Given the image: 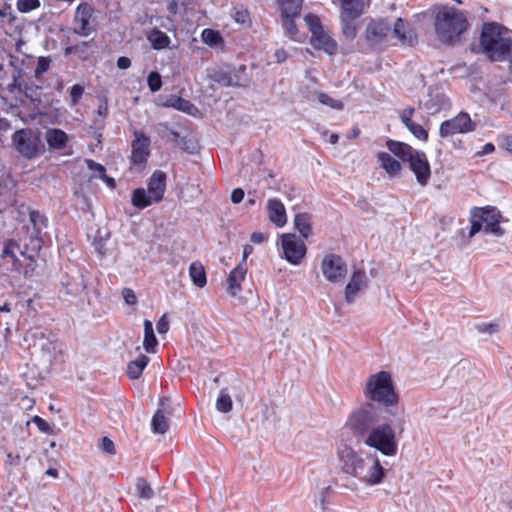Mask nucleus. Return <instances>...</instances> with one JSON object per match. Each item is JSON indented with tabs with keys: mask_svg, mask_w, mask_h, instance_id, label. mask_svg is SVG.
Here are the masks:
<instances>
[{
	"mask_svg": "<svg viewBox=\"0 0 512 512\" xmlns=\"http://www.w3.org/2000/svg\"><path fill=\"white\" fill-rule=\"evenodd\" d=\"M393 416L394 420L379 423L374 406L366 404L351 413L346 425L366 446L391 457L398 452V440L392 424L395 423L400 433L404 430L402 413H395Z\"/></svg>",
	"mask_w": 512,
	"mask_h": 512,
	"instance_id": "1",
	"label": "nucleus"
},
{
	"mask_svg": "<svg viewBox=\"0 0 512 512\" xmlns=\"http://www.w3.org/2000/svg\"><path fill=\"white\" fill-rule=\"evenodd\" d=\"M339 457L343 471L356 477L362 483L375 486L383 482L387 470L382 466L375 453H367L363 456L345 446L340 450Z\"/></svg>",
	"mask_w": 512,
	"mask_h": 512,
	"instance_id": "2",
	"label": "nucleus"
},
{
	"mask_svg": "<svg viewBox=\"0 0 512 512\" xmlns=\"http://www.w3.org/2000/svg\"><path fill=\"white\" fill-rule=\"evenodd\" d=\"M481 45L485 54L493 61L512 62V40L509 31L495 23L483 26Z\"/></svg>",
	"mask_w": 512,
	"mask_h": 512,
	"instance_id": "3",
	"label": "nucleus"
},
{
	"mask_svg": "<svg viewBox=\"0 0 512 512\" xmlns=\"http://www.w3.org/2000/svg\"><path fill=\"white\" fill-rule=\"evenodd\" d=\"M435 31L441 42L454 44L467 28L465 16L455 8L442 7L435 17Z\"/></svg>",
	"mask_w": 512,
	"mask_h": 512,
	"instance_id": "4",
	"label": "nucleus"
},
{
	"mask_svg": "<svg viewBox=\"0 0 512 512\" xmlns=\"http://www.w3.org/2000/svg\"><path fill=\"white\" fill-rule=\"evenodd\" d=\"M386 146L392 154L403 162L409 163L410 169L414 172L416 180L421 186L427 185L431 171L424 152L417 151L408 144L394 140H388Z\"/></svg>",
	"mask_w": 512,
	"mask_h": 512,
	"instance_id": "5",
	"label": "nucleus"
},
{
	"mask_svg": "<svg viewBox=\"0 0 512 512\" xmlns=\"http://www.w3.org/2000/svg\"><path fill=\"white\" fill-rule=\"evenodd\" d=\"M365 395L372 401L385 406H392L397 403L398 396L394 391L392 377L389 372L380 371L369 376Z\"/></svg>",
	"mask_w": 512,
	"mask_h": 512,
	"instance_id": "6",
	"label": "nucleus"
},
{
	"mask_svg": "<svg viewBox=\"0 0 512 512\" xmlns=\"http://www.w3.org/2000/svg\"><path fill=\"white\" fill-rule=\"evenodd\" d=\"M98 21L95 16V9L88 2H80L73 17V33L88 37L97 31Z\"/></svg>",
	"mask_w": 512,
	"mask_h": 512,
	"instance_id": "7",
	"label": "nucleus"
},
{
	"mask_svg": "<svg viewBox=\"0 0 512 512\" xmlns=\"http://www.w3.org/2000/svg\"><path fill=\"white\" fill-rule=\"evenodd\" d=\"M16 150L26 158L34 157L38 152L40 139L31 129L18 130L13 135Z\"/></svg>",
	"mask_w": 512,
	"mask_h": 512,
	"instance_id": "8",
	"label": "nucleus"
},
{
	"mask_svg": "<svg viewBox=\"0 0 512 512\" xmlns=\"http://www.w3.org/2000/svg\"><path fill=\"white\" fill-rule=\"evenodd\" d=\"M281 246L285 259L293 265L300 264L306 255L304 242L295 234H283L281 236Z\"/></svg>",
	"mask_w": 512,
	"mask_h": 512,
	"instance_id": "9",
	"label": "nucleus"
},
{
	"mask_svg": "<svg viewBox=\"0 0 512 512\" xmlns=\"http://www.w3.org/2000/svg\"><path fill=\"white\" fill-rule=\"evenodd\" d=\"M484 225V232L500 237L504 234V229L501 228L500 223L503 219L500 211L495 207L479 208L475 213Z\"/></svg>",
	"mask_w": 512,
	"mask_h": 512,
	"instance_id": "10",
	"label": "nucleus"
},
{
	"mask_svg": "<svg viewBox=\"0 0 512 512\" xmlns=\"http://www.w3.org/2000/svg\"><path fill=\"white\" fill-rule=\"evenodd\" d=\"M473 130L474 124L469 114L461 112L454 118L442 122L439 134L441 137L446 138L458 133H467Z\"/></svg>",
	"mask_w": 512,
	"mask_h": 512,
	"instance_id": "11",
	"label": "nucleus"
},
{
	"mask_svg": "<svg viewBox=\"0 0 512 512\" xmlns=\"http://www.w3.org/2000/svg\"><path fill=\"white\" fill-rule=\"evenodd\" d=\"M321 270L328 281L339 282L344 279L347 266L340 256L328 254L322 260Z\"/></svg>",
	"mask_w": 512,
	"mask_h": 512,
	"instance_id": "12",
	"label": "nucleus"
},
{
	"mask_svg": "<svg viewBox=\"0 0 512 512\" xmlns=\"http://www.w3.org/2000/svg\"><path fill=\"white\" fill-rule=\"evenodd\" d=\"M150 138L141 131L134 132V140L131 144V163L143 166L150 155Z\"/></svg>",
	"mask_w": 512,
	"mask_h": 512,
	"instance_id": "13",
	"label": "nucleus"
},
{
	"mask_svg": "<svg viewBox=\"0 0 512 512\" xmlns=\"http://www.w3.org/2000/svg\"><path fill=\"white\" fill-rule=\"evenodd\" d=\"M172 407L168 400H161L159 408L151 420V428L154 433L164 434L169 428V416L172 414Z\"/></svg>",
	"mask_w": 512,
	"mask_h": 512,
	"instance_id": "14",
	"label": "nucleus"
},
{
	"mask_svg": "<svg viewBox=\"0 0 512 512\" xmlns=\"http://www.w3.org/2000/svg\"><path fill=\"white\" fill-rule=\"evenodd\" d=\"M391 25L384 19L372 20L366 28V38L372 44L386 40L390 35Z\"/></svg>",
	"mask_w": 512,
	"mask_h": 512,
	"instance_id": "15",
	"label": "nucleus"
},
{
	"mask_svg": "<svg viewBox=\"0 0 512 512\" xmlns=\"http://www.w3.org/2000/svg\"><path fill=\"white\" fill-rule=\"evenodd\" d=\"M247 267L243 263H239L232 269L227 278V292L235 297L242 290V282L245 280Z\"/></svg>",
	"mask_w": 512,
	"mask_h": 512,
	"instance_id": "16",
	"label": "nucleus"
},
{
	"mask_svg": "<svg viewBox=\"0 0 512 512\" xmlns=\"http://www.w3.org/2000/svg\"><path fill=\"white\" fill-rule=\"evenodd\" d=\"M390 34L403 45H412L416 41L415 32L402 18H398L394 22Z\"/></svg>",
	"mask_w": 512,
	"mask_h": 512,
	"instance_id": "17",
	"label": "nucleus"
},
{
	"mask_svg": "<svg viewBox=\"0 0 512 512\" xmlns=\"http://www.w3.org/2000/svg\"><path fill=\"white\" fill-rule=\"evenodd\" d=\"M166 189V174L163 171H155L148 182V192L154 201L162 200Z\"/></svg>",
	"mask_w": 512,
	"mask_h": 512,
	"instance_id": "18",
	"label": "nucleus"
},
{
	"mask_svg": "<svg viewBox=\"0 0 512 512\" xmlns=\"http://www.w3.org/2000/svg\"><path fill=\"white\" fill-rule=\"evenodd\" d=\"M341 1V19L355 20L362 13L368 0H340Z\"/></svg>",
	"mask_w": 512,
	"mask_h": 512,
	"instance_id": "19",
	"label": "nucleus"
},
{
	"mask_svg": "<svg viewBox=\"0 0 512 512\" xmlns=\"http://www.w3.org/2000/svg\"><path fill=\"white\" fill-rule=\"evenodd\" d=\"M208 76L213 82L221 86L229 87L241 85L238 76L227 69H211L208 72Z\"/></svg>",
	"mask_w": 512,
	"mask_h": 512,
	"instance_id": "20",
	"label": "nucleus"
},
{
	"mask_svg": "<svg viewBox=\"0 0 512 512\" xmlns=\"http://www.w3.org/2000/svg\"><path fill=\"white\" fill-rule=\"evenodd\" d=\"M269 220L278 227L287 222L286 210L283 203L278 199H269L267 203Z\"/></svg>",
	"mask_w": 512,
	"mask_h": 512,
	"instance_id": "21",
	"label": "nucleus"
},
{
	"mask_svg": "<svg viewBox=\"0 0 512 512\" xmlns=\"http://www.w3.org/2000/svg\"><path fill=\"white\" fill-rule=\"evenodd\" d=\"M366 284V274L363 271H355L346 285L345 299L348 303L354 301L358 291Z\"/></svg>",
	"mask_w": 512,
	"mask_h": 512,
	"instance_id": "22",
	"label": "nucleus"
},
{
	"mask_svg": "<svg viewBox=\"0 0 512 512\" xmlns=\"http://www.w3.org/2000/svg\"><path fill=\"white\" fill-rule=\"evenodd\" d=\"M45 139L51 149L62 150L68 143V135L61 129L49 128L45 132Z\"/></svg>",
	"mask_w": 512,
	"mask_h": 512,
	"instance_id": "23",
	"label": "nucleus"
},
{
	"mask_svg": "<svg viewBox=\"0 0 512 512\" xmlns=\"http://www.w3.org/2000/svg\"><path fill=\"white\" fill-rule=\"evenodd\" d=\"M311 44L316 49H323L326 53L333 55L337 51V43L323 30L312 36Z\"/></svg>",
	"mask_w": 512,
	"mask_h": 512,
	"instance_id": "24",
	"label": "nucleus"
},
{
	"mask_svg": "<svg viewBox=\"0 0 512 512\" xmlns=\"http://www.w3.org/2000/svg\"><path fill=\"white\" fill-rule=\"evenodd\" d=\"M147 39L155 50L168 48L171 43L169 36L158 28H153L147 34Z\"/></svg>",
	"mask_w": 512,
	"mask_h": 512,
	"instance_id": "25",
	"label": "nucleus"
},
{
	"mask_svg": "<svg viewBox=\"0 0 512 512\" xmlns=\"http://www.w3.org/2000/svg\"><path fill=\"white\" fill-rule=\"evenodd\" d=\"M380 166L390 175L395 176L401 170V164L399 161L392 158L387 152H379L377 155Z\"/></svg>",
	"mask_w": 512,
	"mask_h": 512,
	"instance_id": "26",
	"label": "nucleus"
},
{
	"mask_svg": "<svg viewBox=\"0 0 512 512\" xmlns=\"http://www.w3.org/2000/svg\"><path fill=\"white\" fill-rule=\"evenodd\" d=\"M294 226L304 238H308L312 233L311 215L308 213H299L294 218Z\"/></svg>",
	"mask_w": 512,
	"mask_h": 512,
	"instance_id": "27",
	"label": "nucleus"
},
{
	"mask_svg": "<svg viewBox=\"0 0 512 512\" xmlns=\"http://www.w3.org/2000/svg\"><path fill=\"white\" fill-rule=\"evenodd\" d=\"M148 362L149 358L145 355H140L137 359L130 361L127 366V374L129 378L138 379Z\"/></svg>",
	"mask_w": 512,
	"mask_h": 512,
	"instance_id": "28",
	"label": "nucleus"
},
{
	"mask_svg": "<svg viewBox=\"0 0 512 512\" xmlns=\"http://www.w3.org/2000/svg\"><path fill=\"white\" fill-rule=\"evenodd\" d=\"M189 275L194 285H196L199 288H203L206 283V273L204 270V267L199 262H193L191 263L189 267Z\"/></svg>",
	"mask_w": 512,
	"mask_h": 512,
	"instance_id": "29",
	"label": "nucleus"
},
{
	"mask_svg": "<svg viewBox=\"0 0 512 512\" xmlns=\"http://www.w3.org/2000/svg\"><path fill=\"white\" fill-rule=\"evenodd\" d=\"M132 204L138 209H144L147 206H150L152 203H157L154 199L151 198V195L148 191L143 188L135 189L132 193Z\"/></svg>",
	"mask_w": 512,
	"mask_h": 512,
	"instance_id": "30",
	"label": "nucleus"
},
{
	"mask_svg": "<svg viewBox=\"0 0 512 512\" xmlns=\"http://www.w3.org/2000/svg\"><path fill=\"white\" fill-rule=\"evenodd\" d=\"M281 15H300L303 0H278Z\"/></svg>",
	"mask_w": 512,
	"mask_h": 512,
	"instance_id": "31",
	"label": "nucleus"
},
{
	"mask_svg": "<svg viewBox=\"0 0 512 512\" xmlns=\"http://www.w3.org/2000/svg\"><path fill=\"white\" fill-rule=\"evenodd\" d=\"M164 106L172 107L187 113H191L192 110L196 109L195 106L191 104L189 101L178 96H171L170 98H168L165 101Z\"/></svg>",
	"mask_w": 512,
	"mask_h": 512,
	"instance_id": "32",
	"label": "nucleus"
},
{
	"mask_svg": "<svg viewBox=\"0 0 512 512\" xmlns=\"http://www.w3.org/2000/svg\"><path fill=\"white\" fill-rule=\"evenodd\" d=\"M19 250L20 246L15 240H9L6 242L3 251H2V257L4 259H10L12 262L13 267L18 270V263L19 260L16 257L15 250Z\"/></svg>",
	"mask_w": 512,
	"mask_h": 512,
	"instance_id": "33",
	"label": "nucleus"
},
{
	"mask_svg": "<svg viewBox=\"0 0 512 512\" xmlns=\"http://www.w3.org/2000/svg\"><path fill=\"white\" fill-rule=\"evenodd\" d=\"M232 399L227 389H221L216 400V409L221 413H228L232 410Z\"/></svg>",
	"mask_w": 512,
	"mask_h": 512,
	"instance_id": "34",
	"label": "nucleus"
},
{
	"mask_svg": "<svg viewBox=\"0 0 512 512\" xmlns=\"http://www.w3.org/2000/svg\"><path fill=\"white\" fill-rule=\"evenodd\" d=\"M299 16L300 15H281L282 26L285 30V33L292 39H296L297 27L295 24V19Z\"/></svg>",
	"mask_w": 512,
	"mask_h": 512,
	"instance_id": "35",
	"label": "nucleus"
},
{
	"mask_svg": "<svg viewBox=\"0 0 512 512\" xmlns=\"http://www.w3.org/2000/svg\"><path fill=\"white\" fill-rule=\"evenodd\" d=\"M317 99L321 104L329 106L333 109L342 110L344 108V104L342 101H340L338 99H334L326 93H323V92L317 93Z\"/></svg>",
	"mask_w": 512,
	"mask_h": 512,
	"instance_id": "36",
	"label": "nucleus"
},
{
	"mask_svg": "<svg viewBox=\"0 0 512 512\" xmlns=\"http://www.w3.org/2000/svg\"><path fill=\"white\" fill-rule=\"evenodd\" d=\"M30 222L37 233L47 226V218L38 211L30 212Z\"/></svg>",
	"mask_w": 512,
	"mask_h": 512,
	"instance_id": "37",
	"label": "nucleus"
},
{
	"mask_svg": "<svg viewBox=\"0 0 512 512\" xmlns=\"http://www.w3.org/2000/svg\"><path fill=\"white\" fill-rule=\"evenodd\" d=\"M202 39L204 43L210 46H216L222 42L220 33L212 29H204L202 32Z\"/></svg>",
	"mask_w": 512,
	"mask_h": 512,
	"instance_id": "38",
	"label": "nucleus"
},
{
	"mask_svg": "<svg viewBox=\"0 0 512 512\" xmlns=\"http://www.w3.org/2000/svg\"><path fill=\"white\" fill-rule=\"evenodd\" d=\"M304 20L309 30L311 31L312 36H315L316 34L323 31V27L318 16L314 14H307Z\"/></svg>",
	"mask_w": 512,
	"mask_h": 512,
	"instance_id": "39",
	"label": "nucleus"
},
{
	"mask_svg": "<svg viewBox=\"0 0 512 512\" xmlns=\"http://www.w3.org/2000/svg\"><path fill=\"white\" fill-rule=\"evenodd\" d=\"M136 490L138 492V495L143 499H150L154 494L150 485L143 478L138 479L136 483Z\"/></svg>",
	"mask_w": 512,
	"mask_h": 512,
	"instance_id": "40",
	"label": "nucleus"
},
{
	"mask_svg": "<svg viewBox=\"0 0 512 512\" xmlns=\"http://www.w3.org/2000/svg\"><path fill=\"white\" fill-rule=\"evenodd\" d=\"M17 9L21 13H29L40 7V0H17Z\"/></svg>",
	"mask_w": 512,
	"mask_h": 512,
	"instance_id": "41",
	"label": "nucleus"
},
{
	"mask_svg": "<svg viewBox=\"0 0 512 512\" xmlns=\"http://www.w3.org/2000/svg\"><path fill=\"white\" fill-rule=\"evenodd\" d=\"M405 127L419 140L427 141L428 132L420 124H417L414 121H412L408 123Z\"/></svg>",
	"mask_w": 512,
	"mask_h": 512,
	"instance_id": "42",
	"label": "nucleus"
},
{
	"mask_svg": "<svg viewBox=\"0 0 512 512\" xmlns=\"http://www.w3.org/2000/svg\"><path fill=\"white\" fill-rule=\"evenodd\" d=\"M147 83H148L149 89L152 92L159 91L162 86V80H161L160 74L158 72H151L148 75Z\"/></svg>",
	"mask_w": 512,
	"mask_h": 512,
	"instance_id": "43",
	"label": "nucleus"
},
{
	"mask_svg": "<svg viewBox=\"0 0 512 512\" xmlns=\"http://www.w3.org/2000/svg\"><path fill=\"white\" fill-rule=\"evenodd\" d=\"M89 170L93 172V176L96 178L105 177L106 169L103 165L96 163L95 161L88 159L86 160Z\"/></svg>",
	"mask_w": 512,
	"mask_h": 512,
	"instance_id": "44",
	"label": "nucleus"
},
{
	"mask_svg": "<svg viewBox=\"0 0 512 512\" xmlns=\"http://www.w3.org/2000/svg\"><path fill=\"white\" fill-rule=\"evenodd\" d=\"M341 20H342V31H343V34L347 38L353 39L356 36V34H357L356 27L353 24L354 20H345V19H341Z\"/></svg>",
	"mask_w": 512,
	"mask_h": 512,
	"instance_id": "45",
	"label": "nucleus"
},
{
	"mask_svg": "<svg viewBox=\"0 0 512 512\" xmlns=\"http://www.w3.org/2000/svg\"><path fill=\"white\" fill-rule=\"evenodd\" d=\"M32 422L37 426V428L43 432V433H47V434H51L52 433V428L50 426V424L44 420L43 418L39 417V416H34L32 418Z\"/></svg>",
	"mask_w": 512,
	"mask_h": 512,
	"instance_id": "46",
	"label": "nucleus"
},
{
	"mask_svg": "<svg viewBox=\"0 0 512 512\" xmlns=\"http://www.w3.org/2000/svg\"><path fill=\"white\" fill-rule=\"evenodd\" d=\"M232 17L235 19L236 22L242 23V24L247 23L250 20L249 12L243 8H241V9L235 8L232 13Z\"/></svg>",
	"mask_w": 512,
	"mask_h": 512,
	"instance_id": "47",
	"label": "nucleus"
},
{
	"mask_svg": "<svg viewBox=\"0 0 512 512\" xmlns=\"http://www.w3.org/2000/svg\"><path fill=\"white\" fill-rule=\"evenodd\" d=\"M50 67V60L46 57H40L37 61V65L35 68V75L39 76L45 73Z\"/></svg>",
	"mask_w": 512,
	"mask_h": 512,
	"instance_id": "48",
	"label": "nucleus"
},
{
	"mask_svg": "<svg viewBox=\"0 0 512 512\" xmlns=\"http://www.w3.org/2000/svg\"><path fill=\"white\" fill-rule=\"evenodd\" d=\"M476 328L480 333L493 334L499 331V325L496 323H480Z\"/></svg>",
	"mask_w": 512,
	"mask_h": 512,
	"instance_id": "49",
	"label": "nucleus"
},
{
	"mask_svg": "<svg viewBox=\"0 0 512 512\" xmlns=\"http://www.w3.org/2000/svg\"><path fill=\"white\" fill-rule=\"evenodd\" d=\"M157 345V339L154 334H144L143 346L148 353L154 352Z\"/></svg>",
	"mask_w": 512,
	"mask_h": 512,
	"instance_id": "50",
	"label": "nucleus"
},
{
	"mask_svg": "<svg viewBox=\"0 0 512 512\" xmlns=\"http://www.w3.org/2000/svg\"><path fill=\"white\" fill-rule=\"evenodd\" d=\"M479 231H483L484 232V225H483V222L478 217H475V213H474L472 221H471V228H470V231H469V237L474 236Z\"/></svg>",
	"mask_w": 512,
	"mask_h": 512,
	"instance_id": "51",
	"label": "nucleus"
},
{
	"mask_svg": "<svg viewBox=\"0 0 512 512\" xmlns=\"http://www.w3.org/2000/svg\"><path fill=\"white\" fill-rule=\"evenodd\" d=\"M415 112V109L412 107H407L399 111V118L402 123L406 126L408 123L412 122V116Z\"/></svg>",
	"mask_w": 512,
	"mask_h": 512,
	"instance_id": "52",
	"label": "nucleus"
},
{
	"mask_svg": "<svg viewBox=\"0 0 512 512\" xmlns=\"http://www.w3.org/2000/svg\"><path fill=\"white\" fill-rule=\"evenodd\" d=\"M100 448L110 455L115 454V445L108 437H103L101 439Z\"/></svg>",
	"mask_w": 512,
	"mask_h": 512,
	"instance_id": "53",
	"label": "nucleus"
},
{
	"mask_svg": "<svg viewBox=\"0 0 512 512\" xmlns=\"http://www.w3.org/2000/svg\"><path fill=\"white\" fill-rule=\"evenodd\" d=\"M83 92L84 88L79 84H75L71 88L70 97L73 104H76L80 100V98L83 95Z\"/></svg>",
	"mask_w": 512,
	"mask_h": 512,
	"instance_id": "54",
	"label": "nucleus"
},
{
	"mask_svg": "<svg viewBox=\"0 0 512 512\" xmlns=\"http://www.w3.org/2000/svg\"><path fill=\"white\" fill-rule=\"evenodd\" d=\"M156 329L159 334H165L169 330V321L166 314L162 315L156 324Z\"/></svg>",
	"mask_w": 512,
	"mask_h": 512,
	"instance_id": "55",
	"label": "nucleus"
},
{
	"mask_svg": "<svg viewBox=\"0 0 512 512\" xmlns=\"http://www.w3.org/2000/svg\"><path fill=\"white\" fill-rule=\"evenodd\" d=\"M123 298L128 305H134L137 302V297L134 291L130 288H124L122 291Z\"/></svg>",
	"mask_w": 512,
	"mask_h": 512,
	"instance_id": "56",
	"label": "nucleus"
},
{
	"mask_svg": "<svg viewBox=\"0 0 512 512\" xmlns=\"http://www.w3.org/2000/svg\"><path fill=\"white\" fill-rule=\"evenodd\" d=\"M108 114V105L106 101H101L97 108V115L100 117V124H104V120Z\"/></svg>",
	"mask_w": 512,
	"mask_h": 512,
	"instance_id": "57",
	"label": "nucleus"
},
{
	"mask_svg": "<svg viewBox=\"0 0 512 512\" xmlns=\"http://www.w3.org/2000/svg\"><path fill=\"white\" fill-rule=\"evenodd\" d=\"M244 198V191L241 188H236L231 193V201L234 204L240 203Z\"/></svg>",
	"mask_w": 512,
	"mask_h": 512,
	"instance_id": "58",
	"label": "nucleus"
},
{
	"mask_svg": "<svg viewBox=\"0 0 512 512\" xmlns=\"http://www.w3.org/2000/svg\"><path fill=\"white\" fill-rule=\"evenodd\" d=\"M131 66V60L128 57H119L117 60V67L119 69H128Z\"/></svg>",
	"mask_w": 512,
	"mask_h": 512,
	"instance_id": "59",
	"label": "nucleus"
},
{
	"mask_svg": "<svg viewBox=\"0 0 512 512\" xmlns=\"http://www.w3.org/2000/svg\"><path fill=\"white\" fill-rule=\"evenodd\" d=\"M42 243H43L42 239L39 236H37V235L31 236L30 245H31L33 251L40 250Z\"/></svg>",
	"mask_w": 512,
	"mask_h": 512,
	"instance_id": "60",
	"label": "nucleus"
},
{
	"mask_svg": "<svg viewBox=\"0 0 512 512\" xmlns=\"http://www.w3.org/2000/svg\"><path fill=\"white\" fill-rule=\"evenodd\" d=\"M250 240L255 243V244H261L262 242H264L265 240V236L263 233H260V232H254L251 237H250Z\"/></svg>",
	"mask_w": 512,
	"mask_h": 512,
	"instance_id": "61",
	"label": "nucleus"
},
{
	"mask_svg": "<svg viewBox=\"0 0 512 512\" xmlns=\"http://www.w3.org/2000/svg\"><path fill=\"white\" fill-rule=\"evenodd\" d=\"M252 251H253V247L251 245H245L244 249H243V258L240 263H243L244 265H246V260H247L248 256L252 253Z\"/></svg>",
	"mask_w": 512,
	"mask_h": 512,
	"instance_id": "62",
	"label": "nucleus"
},
{
	"mask_svg": "<svg viewBox=\"0 0 512 512\" xmlns=\"http://www.w3.org/2000/svg\"><path fill=\"white\" fill-rule=\"evenodd\" d=\"M144 334H154L153 325L150 320L144 321Z\"/></svg>",
	"mask_w": 512,
	"mask_h": 512,
	"instance_id": "63",
	"label": "nucleus"
},
{
	"mask_svg": "<svg viewBox=\"0 0 512 512\" xmlns=\"http://www.w3.org/2000/svg\"><path fill=\"white\" fill-rule=\"evenodd\" d=\"M503 146L509 152H512V136H507L503 140Z\"/></svg>",
	"mask_w": 512,
	"mask_h": 512,
	"instance_id": "64",
	"label": "nucleus"
}]
</instances>
